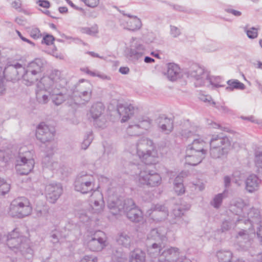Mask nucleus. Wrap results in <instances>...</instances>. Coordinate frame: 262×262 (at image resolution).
<instances>
[{
	"instance_id": "obj_51",
	"label": "nucleus",
	"mask_w": 262,
	"mask_h": 262,
	"mask_svg": "<svg viewBox=\"0 0 262 262\" xmlns=\"http://www.w3.org/2000/svg\"><path fill=\"white\" fill-rule=\"evenodd\" d=\"M255 163L258 168H262V152L257 151L255 153Z\"/></svg>"
},
{
	"instance_id": "obj_63",
	"label": "nucleus",
	"mask_w": 262,
	"mask_h": 262,
	"mask_svg": "<svg viewBox=\"0 0 262 262\" xmlns=\"http://www.w3.org/2000/svg\"><path fill=\"white\" fill-rule=\"evenodd\" d=\"M231 228V224L230 223L225 221L222 223V226H221V230L222 232H225L226 231H228Z\"/></svg>"
},
{
	"instance_id": "obj_21",
	"label": "nucleus",
	"mask_w": 262,
	"mask_h": 262,
	"mask_svg": "<svg viewBox=\"0 0 262 262\" xmlns=\"http://www.w3.org/2000/svg\"><path fill=\"white\" fill-rule=\"evenodd\" d=\"M231 143L228 138L223 134L213 135L210 141V147H225L230 149Z\"/></svg>"
},
{
	"instance_id": "obj_42",
	"label": "nucleus",
	"mask_w": 262,
	"mask_h": 262,
	"mask_svg": "<svg viewBox=\"0 0 262 262\" xmlns=\"http://www.w3.org/2000/svg\"><path fill=\"white\" fill-rule=\"evenodd\" d=\"M198 128H199L197 127H194L191 126L189 129H182L180 134L183 137L188 138L195 135L198 132Z\"/></svg>"
},
{
	"instance_id": "obj_31",
	"label": "nucleus",
	"mask_w": 262,
	"mask_h": 262,
	"mask_svg": "<svg viewBox=\"0 0 262 262\" xmlns=\"http://www.w3.org/2000/svg\"><path fill=\"white\" fill-rule=\"evenodd\" d=\"M205 146L206 143L203 140L195 139H194L191 144L188 145L187 148L195 151L203 152L204 155H206L207 150L205 149Z\"/></svg>"
},
{
	"instance_id": "obj_5",
	"label": "nucleus",
	"mask_w": 262,
	"mask_h": 262,
	"mask_svg": "<svg viewBox=\"0 0 262 262\" xmlns=\"http://www.w3.org/2000/svg\"><path fill=\"white\" fill-rule=\"evenodd\" d=\"M30 154L26 147L19 149L15 165L18 174L27 175L33 170L35 162L33 159L29 158Z\"/></svg>"
},
{
	"instance_id": "obj_39",
	"label": "nucleus",
	"mask_w": 262,
	"mask_h": 262,
	"mask_svg": "<svg viewBox=\"0 0 262 262\" xmlns=\"http://www.w3.org/2000/svg\"><path fill=\"white\" fill-rule=\"evenodd\" d=\"M227 83L228 86L226 87V89L228 91H232L234 89L244 90L245 89V84L236 79L229 80Z\"/></svg>"
},
{
	"instance_id": "obj_1",
	"label": "nucleus",
	"mask_w": 262,
	"mask_h": 262,
	"mask_svg": "<svg viewBox=\"0 0 262 262\" xmlns=\"http://www.w3.org/2000/svg\"><path fill=\"white\" fill-rule=\"evenodd\" d=\"M65 80L61 77L58 70L53 71L49 76H43L40 79L39 86L45 88L50 95L52 102L56 105L61 104L66 99L63 84Z\"/></svg>"
},
{
	"instance_id": "obj_58",
	"label": "nucleus",
	"mask_w": 262,
	"mask_h": 262,
	"mask_svg": "<svg viewBox=\"0 0 262 262\" xmlns=\"http://www.w3.org/2000/svg\"><path fill=\"white\" fill-rule=\"evenodd\" d=\"M173 214L176 217H180L182 215H184V210L178 206L173 209Z\"/></svg>"
},
{
	"instance_id": "obj_26",
	"label": "nucleus",
	"mask_w": 262,
	"mask_h": 262,
	"mask_svg": "<svg viewBox=\"0 0 262 262\" xmlns=\"http://www.w3.org/2000/svg\"><path fill=\"white\" fill-rule=\"evenodd\" d=\"M158 127L162 132L169 134L173 129V121L165 117H160L157 119Z\"/></svg>"
},
{
	"instance_id": "obj_30",
	"label": "nucleus",
	"mask_w": 262,
	"mask_h": 262,
	"mask_svg": "<svg viewBox=\"0 0 262 262\" xmlns=\"http://www.w3.org/2000/svg\"><path fill=\"white\" fill-rule=\"evenodd\" d=\"M180 69L173 63H169L167 66V76L171 81H175L180 77Z\"/></svg>"
},
{
	"instance_id": "obj_45",
	"label": "nucleus",
	"mask_w": 262,
	"mask_h": 262,
	"mask_svg": "<svg viewBox=\"0 0 262 262\" xmlns=\"http://www.w3.org/2000/svg\"><path fill=\"white\" fill-rule=\"evenodd\" d=\"M93 139L92 133L89 132L84 137V140L81 144V148L84 150L88 148Z\"/></svg>"
},
{
	"instance_id": "obj_64",
	"label": "nucleus",
	"mask_w": 262,
	"mask_h": 262,
	"mask_svg": "<svg viewBox=\"0 0 262 262\" xmlns=\"http://www.w3.org/2000/svg\"><path fill=\"white\" fill-rule=\"evenodd\" d=\"M37 4H38L39 6L45 8H48L50 6L49 2L45 0H39L37 2Z\"/></svg>"
},
{
	"instance_id": "obj_16",
	"label": "nucleus",
	"mask_w": 262,
	"mask_h": 262,
	"mask_svg": "<svg viewBox=\"0 0 262 262\" xmlns=\"http://www.w3.org/2000/svg\"><path fill=\"white\" fill-rule=\"evenodd\" d=\"M23 72V67L19 63L8 65L4 70H2L3 76H6L11 80L19 79Z\"/></svg>"
},
{
	"instance_id": "obj_37",
	"label": "nucleus",
	"mask_w": 262,
	"mask_h": 262,
	"mask_svg": "<svg viewBox=\"0 0 262 262\" xmlns=\"http://www.w3.org/2000/svg\"><path fill=\"white\" fill-rule=\"evenodd\" d=\"M244 203L241 199L235 200L230 206V210L236 215L241 216L243 213Z\"/></svg>"
},
{
	"instance_id": "obj_46",
	"label": "nucleus",
	"mask_w": 262,
	"mask_h": 262,
	"mask_svg": "<svg viewBox=\"0 0 262 262\" xmlns=\"http://www.w3.org/2000/svg\"><path fill=\"white\" fill-rule=\"evenodd\" d=\"M258 29L255 27H251L249 29L247 27L244 28V31L246 32L248 37L251 39L256 38L258 36Z\"/></svg>"
},
{
	"instance_id": "obj_7",
	"label": "nucleus",
	"mask_w": 262,
	"mask_h": 262,
	"mask_svg": "<svg viewBox=\"0 0 262 262\" xmlns=\"http://www.w3.org/2000/svg\"><path fill=\"white\" fill-rule=\"evenodd\" d=\"M188 77H190L195 80L194 85L195 87H200L205 85H212L218 88L221 86L217 83H214L212 79H208V74L204 69L198 64L193 65L191 69L187 72Z\"/></svg>"
},
{
	"instance_id": "obj_3",
	"label": "nucleus",
	"mask_w": 262,
	"mask_h": 262,
	"mask_svg": "<svg viewBox=\"0 0 262 262\" xmlns=\"http://www.w3.org/2000/svg\"><path fill=\"white\" fill-rule=\"evenodd\" d=\"M137 154L145 164H155L158 157L157 150L151 139L142 138L137 143Z\"/></svg>"
},
{
	"instance_id": "obj_34",
	"label": "nucleus",
	"mask_w": 262,
	"mask_h": 262,
	"mask_svg": "<svg viewBox=\"0 0 262 262\" xmlns=\"http://www.w3.org/2000/svg\"><path fill=\"white\" fill-rule=\"evenodd\" d=\"M230 149L225 147L221 148L218 147H210V156L213 159L221 158L224 156H226Z\"/></svg>"
},
{
	"instance_id": "obj_38",
	"label": "nucleus",
	"mask_w": 262,
	"mask_h": 262,
	"mask_svg": "<svg viewBox=\"0 0 262 262\" xmlns=\"http://www.w3.org/2000/svg\"><path fill=\"white\" fill-rule=\"evenodd\" d=\"M183 180L182 177L178 176L174 180V190L178 195H181L185 192V188L183 184Z\"/></svg>"
},
{
	"instance_id": "obj_40",
	"label": "nucleus",
	"mask_w": 262,
	"mask_h": 262,
	"mask_svg": "<svg viewBox=\"0 0 262 262\" xmlns=\"http://www.w3.org/2000/svg\"><path fill=\"white\" fill-rule=\"evenodd\" d=\"M137 123L142 132L143 129L147 130L150 128L152 124V120L147 117H143L141 118H139Z\"/></svg>"
},
{
	"instance_id": "obj_12",
	"label": "nucleus",
	"mask_w": 262,
	"mask_h": 262,
	"mask_svg": "<svg viewBox=\"0 0 262 262\" xmlns=\"http://www.w3.org/2000/svg\"><path fill=\"white\" fill-rule=\"evenodd\" d=\"M104 111V106L101 102L93 104L90 110V114L94 121V125L100 128L105 126V120L100 118Z\"/></svg>"
},
{
	"instance_id": "obj_54",
	"label": "nucleus",
	"mask_w": 262,
	"mask_h": 262,
	"mask_svg": "<svg viewBox=\"0 0 262 262\" xmlns=\"http://www.w3.org/2000/svg\"><path fill=\"white\" fill-rule=\"evenodd\" d=\"M51 237L52 238V242L54 244L57 243L59 242L60 237V233L58 231H55L52 232L51 234Z\"/></svg>"
},
{
	"instance_id": "obj_50",
	"label": "nucleus",
	"mask_w": 262,
	"mask_h": 262,
	"mask_svg": "<svg viewBox=\"0 0 262 262\" xmlns=\"http://www.w3.org/2000/svg\"><path fill=\"white\" fill-rule=\"evenodd\" d=\"M81 31L82 33L87 34L90 35H95L98 33L97 28L94 27L91 28H83L81 29Z\"/></svg>"
},
{
	"instance_id": "obj_49",
	"label": "nucleus",
	"mask_w": 262,
	"mask_h": 262,
	"mask_svg": "<svg viewBox=\"0 0 262 262\" xmlns=\"http://www.w3.org/2000/svg\"><path fill=\"white\" fill-rule=\"evenodd\" d=\"M156 212H161L163 214V219L166 218L168 215V210L166 206L161 205H157L155 207Z\"/></svg>"
},
{
	"instance_id": "obj_41",
	"label": "nucleus",
	"mask_w": 262,
	"mask_h": 262,
	"mask_svg": "<svg viewBox=\"0 0 262 262\" xmlns=\"http://www.w3.org/2000/svg\"><path fill=\"white\" fill-rule=\"evenodd\" d=\"M126 132L130 136H138L142 133L137 122L129 124L126 129Z\"/></svg>"
},
{
	"instance_id": "obj_48",
	"label": "nucleus",
	"mask_w": 262,
	"mask_h": 262,
	"mask_svg": "<svg viewBox=\"0 0 262 262\" xmlns=\"http://www.w3.org/2000/svg\"><path fill=\"white\" fill-rule=\"evenodd\" d=\"M212 104L217 110L220 111L223 113L230 114L232 112L230 108H229L227 106L225 105L224 103H223L222 104H218L217 105H215V104H216L215 102L214 101H212Z\"/></svg>"
},
{
	"instance_id": "obj_18",
	"label": "nucleus",
	"mask_w": 262,
	"mask_h": 262,
	"mask_svg": "<svg viewBox=\"0 0 262 262\" xmlns=\"http://www.w3.org/2000/svg\"><path fill=\"white\" fill-rule=\"evenodd\" d=\"M206 155L186 148L185 160L186 163L190 165L196 166L200 164L205 158Z\"/></svg>"
},
{
	"instance_id": "obj_55",
	"label": "nucleus",
	"mask_w": 262,
	"mask_h": 262,
	"mask_svg": "<svg viewBox=\"0 0 262 262\" xmlns=\"http://www.w3.org/2000/svg\"><path fill=\"white\" fill-rule=\"evenodd\" d=\"M4 80L3 77L2 67L0 66V94H3L6 90Z\"/></svg>"
},
{
	"instance_id": "obj_25",
	"label": "nucleus",
	"mask_w": 262,
	"mask_h": 262,
	"mask_svg": "<svg viewBox=\"0 0 262 262\" xmlns=\"http://www.w3.org/2000/svg\"><path fill=\"white\" fill-rule=\"evenodd\" d=\"M117 111L122 117L121 122H125L134 115L135 107L132 104H119L118 105Z\"/></svg>"
},
{
	"instance_id": "obj_11",
	"label": "nucleus",
	"mask_w": 262,
	"mask_h": 262,
	"mask_svg": "<svg viewBox=\"0 0 262 262\" xmlns=\"http://www.w3.org/2000/svg\"><path fill=\"white\" fill-rule=\"evenodd\" d=\"M255 235L254 228L249 227L248 229H242L239 231L236 236V238L241 246H243L245 250H247L251 247L252 239Z\"/></svg>"
},
{
	"instance_id": "obj_43",
	"label": "nucleus",
	"mask_w": 262,
	"mask_h": 262,
	"mask_svg": "<svg viewBox=\"0 0 262 262\" xmlns=\"http://www.w3.org/2000/svg\"><path fill=\"white\" fill-rule=\"evenodd\" d=\"M10 189V185L6 181L0 178V194L5 195L8 193Z\"/></svg>"
},
{
	"instance_id": "obj_52",
	"label": "nucleus",
	"mask_w": 262,
	"mask_h": 262,
	"mask_svg": "<svg viewBox=\"0 0 262 262\" xmlns=\"http://www.w3.org/2000/svg\"><path fill=\"white\" fill-rule=\"evenodd\" d=\"M0 158H2L1 160V163H0V164H1L2 166H6L10 160V158L7 155L6 156L5 152L3 151H0Z\"/></svg>"
},
{
	"instance_id": "obj_35",
	"label": "nucleus",
	"mask_w": 262,
	"mask_h": 262,
	"mask_svg": "<svg viewBox=\"0 0 262 262\" xmlns=\"http://www.w3.org/2000/svg\"><path fill=\"white\" fill-rule=\"evenodd\" d=\"M163 250L162 243H152L148 249V253L152 257H159L160 258V255Z\"/></svg>"
},
{
	"instance_id": "obj_6",
	"label": "nucleus",
	"mask_w": 262,
	"mask_h": 262,
	"mask_svg": "<svg viewBox=\"0 0 262 262\" xmlns=\"http://www.w3.org/2000/svg\"><path fill=\"white\" fill-rule=\"evenodd\" d=\"M139 168L140 171L137 181L140 185L155 187L161 184L162 178L159 173L145 166H141Z\"/></svg>"
},
{
	"instance_id": "obj_8",
	"label": "nucleus",
	"mask_w": 262,
	"mask_h": 262,
	"mask_svg": "<svg viewBox=\"0 0 262 262\" xmlns=\"http://www.w3.org/2000/svg\"><path fill=\"white\" fill-rule=\"evenodd\" d=\"M74 188L75 190L83 194L97 191L95 187V178L92 175L84 171L81 172L76 177Z\"/></svg>"
},
{
	"instance_id": "obj_2",
	"label": "nucleus",
	"mask_w": 262,
	"mask_h": 262,
	"mask_svg": "<svg viewBox=\"0 0 262 262\" xmlns=\"http://www.w3.org/2000/svg\"><path fill=\"white\" fill-rule=\"evenodd\" d=\"M107 206L113 215L121 214L123 213L130 221L135 223H138L142 219V211L131 199L109 200Z\"/></svg>"
},
{
	"instance_id": "obj_36",
	"label": "nucleus",
	"mask_w": 262,
	"mask_h": 262,
	"mask_svg": "<svg viewBox=\"0 0 262 262\" xmlns=\"http://www.w3.org/2000/svg\"><path fill=\"white\" fill-rule=\"evenodd\" d=\"M145 254L139 249H137L130 253L129 262H145Z\"/></svg>"
},
{
	"instance_id": "obj_15",
	"label": "nucleus",
	"mask_w": 262,
	"mask_h": 262,
	"mask_svg": "<svg viewBox=\"0 0 262 262\" xmlns=\"http://www.w3.org/2000/svg\"><path fill=\"white\" fill-rule=\"evenodd\" d=\"M85 87L87 91L81 90V91H75L73 93L72 97L75 104H84L91 100L93 86L91 83H87Z\"/></svg>"
},
{
	"instance_id": "obj_57",
	"label": "nucleus",
	"mask_w": 262,
	"mask_h": 262,
	"mask_svg": "<svg viewBox=\"0 0 262 262\" xmlns=\"http://www.w3.org/2000/svg\"><path fill=\"white\" fill-rule=\"evenodd\" d=\"M88 7L94 8L98 6L99 0H81Z\"/></svg>"
},
{
	"instance_id": "obj_56",
	"label": "nucleus",
	"mask_w": 262,
	"mask_h": 262,
	"mask_svg": "<svg viewBox=\"0 0 262 262\" xmlns=\"http://www.w3.org/2000/svg\"><path fill=\"white\" fill-rule=\"evenodd\" d=\"M170 34L173 37L176 38L181 34V31L177 27L170 26Z\"/></svg>"
},
{
	"instance_id": "obj_44",
	"label": "nucleus",
	"mask_w": 262,
	"mask_h": 262,
	"mask_svg": "<svg viewBox=\"0 0 262 262\" xmlns=\"http://www.w3.org/2000/svg\"><path fill=\"white\" fill-rule=\"evenodd\" d=\"M223 193H219L216 195L213 200L211 202L210 204L215 208H219L223 201Z\"/></svg>"
},
{
	"instance_id": "obj_23",
	"label": "nucleus",
	"mask_w": 262,
	"mask_h": 262,
	"mask_svg": "<svg viewBox=\"0 0 262 262\" xmlns=\"http://www.w3.org/2000/svg\"><path fill=\"white\" fill-rule=\"evenodd\" d=\"M145 48L139 40L134 41L130 46L129 51L130 56L133 59L138 60L145 54Z\"/></svg>"
},
{
	"instance_id": "obj_60",
	"label": "nucleus",
	"mask_w": 262,
	"mask_h": 262,
	"mask_svg": "<svg viewBox=\"0 0 262 262\" xmlns=\"http://www.w3.org/2000/svg\"><path fill=\"white\" fill-rule=\"evenodd\" d=\"M51 141L46 142L48 144L46 145V149L45 151L48 154V155L52 154L54 147L53 143L50 142Z\"/></svg>"
},
{
	"instance_id": "obj_27",
	"label": "nucleus",
	"mask_w": 262,
	"mask_h": 262,
	"mask_svg": "<svg viewBox=\"0 0 262 262\" xmlns=\"http://www.w3.org/2000/svg\"><path fill=\"white\" fill-rule=\"evenodd\" d=\"M260 180L255 174L250 175L246 179V189L249 192H253L258 190Z\"/></svg>"
},
{
	"instance_id": "obj_61",
	"label": "nucleus",
	"mask_w": 262,
	"mask_h": 262,
	"mask_svg": "<svg viewBox=\"0 0 262 262\" xmlns=\"http://www.w3.org/2000/svg\"><path fill=\"white\" fill-rule=\"evenodd\" d=\"M80 262H97V259L95 257L86 255L81 260Z\"/></svg>"
},
{
	"instance_id": "obj_14",
	"label": "nucleus",
	"mask_w": 262,
	"mask_h": 262,
	"mask_svg": "<svg viewBox=\"0 0 262 262\" xmlns=\"http://www.w3.org/2000/svg\"><path fill=\"white\" fill-rule=\"evenodd\" d=\"M55 131L53 128L51 129L45 123H40L36 132L37 139L43 143L51 141L54 139Z\"/></svg>"
},
{
	"instance_id": "obj_62",
	"label": "nucleus",
	"mask_w": 262,
	"mask_h": 262,
	"mask_svg": "<svg viewBox=\"0 0 262 262\" xmlns=\"http://www.w3.org/2000/svg\"><path fill=\"white\" fill-rule=\"evenodd\" d=\"M168 5L176 11L180 12H186L185 7L182 6L171 4H168Z\"/></svg>"
},
{
	"instance_id": "obj_28",
	"label": "nucleus",
	"mask_w": 262,
	"mask_h": 262,
	"mask_svg": "<svg viewBox=\"0 0 262 262\" xmlns=\"http://www.w3.org/2000/svg\"><path fill=\"white\" fill-rule=\"evenodd\" d=\"M133 237L126 232H121L118 234L116 241L119 245L125 248H129L133 243Z\"/></svg>"
},
{
	"instance_id": "obj_47",
	"label": "nucleus",
	"mask_w": 262,
	"mask_h": 262,
	"mask_svg": "<svg viewBox=\"0 0 262 262\" xmlns=\"http://www.w3.org/2000/svg\"><path fill=\"white\" fill-rule=\"evenodd\" d=\"M40 83V80L39 81V82L37 83L36 85L37 88L36 90V97L38 102H39L40 100L41 99V97H42V95L45 92H48V91L46 90L45 88L38 86Z\"/></svg>"
},
{
	"instance_id": "obj_17",
	"label": "nucleus",
	"mask_w": 262,
	"mask_h": 262,
	"mask_svg": "<svg viewBox=\"0 0 262 262\" xmlns=\"http://www.w3.org/2000/svg\"><path fill=\"white\" fill-rule=\"evenodd\" d=\"M167 229L164 227H159L158 228L152 229L147 235L148 240L155 241V243H163L166 241V234Z\"/></svg>"
},
{
	"instance_id": "obj_20",
	"label": "nucleus",
	"mask_w": 262,
	"mask_h": 262,
	"mask_svg": "<svg viewBox=\"0 0 262 262\" xmlns=\"http://www.w3.org/2000/svg\"><path fill=\"white\" fill-rule=\"evenodd\" d=\"M91 205L93 213H99L103 210L104 206L103 195L99 191H94L91 195Z\"/></svg>"
},
{
	"instance_id": "obj_33",
	"label": "nucleus",
	"mask_w": 262,
	"mask_h": 262,
	"mask_svg": "<svg viewBox=\"0 0 262 262\" xmlns=\"http://www.w3.org/2000/svg\"><path fill=\"white\" fill-rule=\"evenodd\" d=\"M125 15L130 18V19L127 23L129 30L135 31L139 30L141 28L142 22L140 18L136 16L130 14Z\"/></svg>"
},
{
	"instance_id": "obj_13",
	"label": "nucleus",
	"mask_w": 262,
	"mask_h": 262,
	"mask_svg": "<svg viewBox=\"0 0 262 262\" xmlns=\"http://www.w3.org/2000/svg\"><path fill=\"white\" fill-rule=\"evenodd\" d=\"M62 192V187L60 183H49L45 187L46 199L51 203H55Z\"/></svg>"
},
{
	"instance_id": "obj_9",
	"label": "nucleus",
	"mask_w": 262,
	"mask_h": 262,
	"mask_svg": "<svg viewBox=\"0 0 262 262\" xmlns=\"http://www.w3.org/2000/svg\"><path fill=\"white\" fill-rule=\"evenodd\" d=\"M32 211L29 200L25 197L14 199L10 206V214L12 216L22 218L29 215Z\"/></svg>"
},
{
	"instance_id": "obj_29",
	"label": "nucleus",
	"mask_w": 262,
	"mask_h": 262,
	"mask_svg": "<svg viewBox=\"0 0 262 262\" xmlns=\"http://www.w3.org/2000/svg\"><path fill=\"white\" fill-rule=\"evenodd\" d=\"M112 260L113 262H125L127 257L122 249L113 246L111 248Z\"/></svg>"
},
{
	"instance_id": "obj_10",
	"label": "nucleus",
	"mask_w": 262,
	"mask_h": 262,
	"mask_svg": "<svg viewBox=\"0 0 262 262\" xmlns=\"http://www.w3.org/2000/svg\"><path fill=\"white\" fill-rule=\"evenodd\" d=\"M106 246L105 234L100 230L96 231L88 242V246L93 251H101Z\"/></svg>"
},
{
	"instance_id": "obj_59",
	"label": "nucleus",
	"mask_w": 262,
	"mask_h": 262,
	"mask_svg": "<svg viewBox=\"0 0 262 262\" xmlns=\"http://www.w3.org/2000/svg\"><path fill=\"white\" fill-rule=\"evenodd\" d=\"M30 35L34 39H37L41 36L39 30L38 28H33L30 31Z\"/></svg>"
},
{
	"instance_id": "obj_19",
	"label": "nucleus",
	"mask_w": 262,
	"mask_h": 262,
	"mask_svg": "<svg viewBox=\"0 0 262 262\" xmlns=\"http://www.w3.org/2000/svg\"><path fill=\"white\" fill-rule=\"evenodd\" d=\"M179 249L176 247H170L164 249L158 259L160 262H172L178 260Z\"/></svg>"
},
{
	"instance_id": "obj_32",
	"label": "nucleus",
	"mask_w": 262,
	"mask_h": 262,
	"mask_svg": "<svg viewBox=\"0 0 262 262\" xmlns=\"http://www.w3.org/2000/svg\"><path fill=\"white\" fill-rule=\"evenodd\" d=\"M44 64L45 62L42 59L36 58L33 61L30 62L26 68L41 76V73L43 71Z\"/></svg>"
},
{
	"instance_id": "obj_4",
	"label": "nucleus",
	"mask_w": 262,
	"mask_h": 262,
	"mask_svg": "<svg viewBox=\"0 0 262 262\" xmlns=\"http://www.w3.org/2000/svg\"><path fill=\"white\" fill-rule=\"evenodd\" d=\"M7 245L15 252H20L28 258H29L30 256H27V255H32L33 251L30 247L28 239L20 235L16 229L13 230L9 234Z\"/></svg>"
},
{
	"instance_id": "obj_22",
	"label": "nucleus",
	"mask_w": 262,
	"mask_h": 262,
	"mask_svg": "<svg viewBox=\"0 0 262 262\" xmlns=\"http://www.w3.org/2000/svg\"><path fill=\"white\" fill-rule=\"evenodd\" d=\"M248 219H240L238 217L236 219V223H243L245 224H249L251 228H254L255 224L258 225L261 223L260 212L256 209H252L248 214Z\"/></svg>"
},
{
	"instance_id": "obj_53",
	"label": "nucleus",
	"mask_w": 262,
	"mask_h": 262,
	"mask_svg": "<svg viewBox=\"0 0 262 262\" xmlns=\"http://www.w3.org/2000/svg\"><path fill=\"white\" fill-rule=\"evenodd\" d=\"M54 40L55 38L53 37V36L47 34L43 37L42 40V43H44L47 45H50L53 43Z\"/></svg>"
},
{
	"instance_id": "obj_24",
	"label": "nucleus",
	"mask_w": 262,
	"mask_h": 262,
	"mask_svg": "<svg viewBox=\"0 0 262 262\" xmlns=\"http://www.w3.org/2000/svg\"><path fill=\"white\" fill-rule=\"evenodd\" d=\"M40 75L31 71L26 67H23V72L21 73V77L23 78L24 83L30 86L33 85L40 77Z\"/></svg>"
}]
</instances>
